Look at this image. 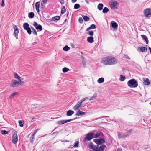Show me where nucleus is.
Instances as JSON below:
<instances>
[{
    "label": "nucleus",
    "mask_w": 151,
    "mask_h": 151,
    "mask_svg": "<svg viewBox=\"0 0 151 151\" xmlns=\"http://www.w3.org/2000/svg\"><path fill=\"white\" fill-rule=\"evenodd\" d=\"M101 62L105 65H111L117 63V60L115 57H105L102 59Z\"/></svg>",
    "instance_id": "1"
},
{
    "label": "nucleus",
    "mask_w": 151,
    "mask_h": 151,
    "mask_svg": "<svg viewBox=\"0 0 151 151\" xmlns=\"http://www.w3.org/2000/svg\"><path fill=\"white\" fill-rule=\"evenodd\" d=\"M89 147L90 149H92L93 151H104V148L106 147L105 145H102L100 146H96L94 145L91 142L89 145Z\"/></svg>",
    "instance_id": "2"
},
{
    "label": "nucleus",
    "mask_w": 151,
    "mask_h": 151,
    "mask_svg": "<svg viewBox=\"0 0 151 151\" xmlns=\"http://www.w3.org/2000/svg\"><path fill=\"white\" fill-rule=\"evenodd\" d=\"M127 84L130 88L136 87L138 85L137 81L134 79L129 80L128 81Z\"/></svg>",
    "instance_id": "3"
},
{
    "label": "nucleus",
    "mask_w": 151,
    "mask_h": 151,
    "mask_svg": "<svg viewBox=\"0 0 151 151\" xmlns=\"http://www.w3.org/2000/svg\"><path fill=\"white\" fill-rule=\"evenodd\" d=\"M93 142L98 145H101L105 142L104 139L101 138L100 139H93Z\"/></svg>",
    "instance_id": "4"
},
{
    "label": "nucleus",
    "mask_w": 151,
    "mask_h": 151,
    "mask_svg": "<svg viewBox=\"0 0 151 151\" xmlns=\"http://www.w3.org/2000/svg\"><path fill=\"white\" fill-rule=\"evenodd\" d=\"M85 101V98H83L80 101L78 102L73 107V109L75 110H78L81 106L82 102Z\"/></svg>",
    "instance_id": "5"
},
{
    "label": "nucleus",
    "mask_w": 151,
    "mask_h": 151,
    "mask_svg": "<svg viewBox=\"0 0 151 151\" xmlns=\"http://www.w3.org/2000/svg\"><path fill=\"white\" fill-rule=\"evenodd\" d=\"M144 14L147 17H150L151 16V9L150 8H147L144 11Z\"/></svg>",
    "instance_id": "6"
},
{
    "label": "nucleus",
    "mask_w": 151,
    "mask_h": 151,
    "mask_svg": "<svg viewBox=\"0 0 151 151\" xmlns=\"http://www.w3.org/2000/svg\"><path fill=\"white\" fill-rule=\"evenodd\" d=\"M92 133L93 138H98L99 137H103L104 136L103 133L100 131Z\"/></svg>",
    "instance_id": "7"
},
{
    "label": "nucleus",
    "mask_w": 151,
    "mask_h": 151,
    "mask_svg": "<svg viewBox=\"0 0 151 151\" xmlns=\"http://www.w3.org/2000/svg\"><path fill=\"white\" fill-rule=\"evenodd\" d=\"M18 140L17 132L16 131H15L14 132L12 136V142L14 144H16L17 143Z\"/></svg>",
    "instance_id": "8"
},
{
    "label": "nucleus",
    "mask_w": 151,
    "mask_h": 151,
    "mask_svg": "<svg viewBox=\"0 0 151 151\" xmlns=\"http://www.w3.org/2000/svg\"><path fill=\"white\" fill-rule=\"evenodd\" d=\"M33 25L37 30H38L39 31H41L42 29V26L40 24H38L35 21L33 22Z\"/></svg>",
    "instance_id": "9"
},
{
    "label": "nucleus",
    "mask_w": 151,
    "mask_h": 151,
    "mask_svg": "<svg viewBox=\"0 0 151 151\" xmlns=\"http://www.w3.org/2000/svg\"><path fill=\"white\" fill-rule=\"evenodd\" d=\"M19 82L16 80H12V83L10 85V87H17L19 86Z\"/></svg>",
    "instance_id": "10"
},
{
    "label": "nucleus",
    "mask_w": 151,
    "mask_h": 151,
    "mask_svg": "<svg viewBox=\"0 0 151 151\" xmlns=\"http://www.w3.org/2000/svg\"><path fill=\"white\" fill-rule=\"evenodd\" d=\"M13 27L14 28V36L16 39H18V38L17 35L18 34L19 32L18 28L17 27L16 25L14 24H13Z\"/></svg>",
    "instance_id": "11"
},
{
    "label": "nucleus",
    "mask_w": 151,
    "mask_h": 151,
    "mask_svg": "<svg viewBox=\"0 0 151 151\" xmlns=\"http://www.w3.org/2000/svg\"><path fill=\"white\" fill-rule=\"evenodd\" d=\"M74 119H69L67 120H63L58 121L57 122V124L59 125L62 124H65V123L71 121Z\"/></svg>",
    "instance_id": "12"
},
{
    "label": "nucleus",
    "mask_w": 151,
    "mask_h": 151,
    "mask_svg": "<svg viewBox=\"0 0 151 151\" xmlns=\"http://www.w3.org/2000/svg\"><path fill=\"white\" fill-rule=\"evenodd\" d=\"M117 2L116 1H114L111 2L110 4V7L112 9H114L117 8Z\"/></svg>",
    "instance_id": "13"
},
{
    "label": "nucleus",
    "mask_w": 151,
    "mask_h": 151,
    "mask_svg": "<svg viewBox=\"0 0 151 151\" xmlns=\"http://www.w3.org/2000/svg\"><path fill=\"white\" fill-rule=\"evenodd\" d=\"M93 138L92 133L87 134L86 137V141H90Z\"/></svg>",
    "instance_id": "14"
},
{
    "label": "nucleus",
    "mask_w": 151,
    "mask_h": 151,
    "mask_svg": "<svg viewBox=\"0 0 151 151\" xmlns=\"http://www.w3.org/2000/svg\"><path fill=\"white\" fill-rule=\"evenodd\" d=\"M40 1L37 2H36L35 4L36 9L38 13L40 12V10L39 8L40 7Z\"/></svg>",
    "instance_id": "15"
},
{
    "label": "nucleus",
    "mask_w": 151,
    "mask_h": 151,
    "mask_svg": "<svg viewBox=\"0 0 151 151\" xmlns=\"http://www.w3.org/2000/svg\"><path fill=\"white\" fill-rule=\"evenodd\" d=\"M141 36L143 40L145 41L146 44H148L149 43V41L147 36L144 35H141Z\"/></svg>",
    "instance_id": "16"
},
{
    "label": "nucleus",
    "mask_w": 151,
    "mask_h": 151,
    "mask_svg": "<svg viewBox=\"0 0 151 151\" xmlns=\"http://www.w3.org/2000/svg\"><path fill=\"white\" fill-rule=\"evenodd\" d=\"M117 134H118V137L120 139V138H125L126 137V135L125 134H121V133L118 132H117Z\"/></svg>",
    "instance_id": "17"
},
{
    "label": "nucleus",
    "mask_w": 151,
    "mask_h": 151,
    "mask_svg": "<svg viewBox=\"0 0 151 151\" xmlns=\"http://www.w3.org/2000/svg\"><path fill=\"white\" fill-rule=\"evenodd\" d=\"M138 50L140 51L141 52H144L146 51L147 50V48L144 47H140L138 48Z\"/></svg>",
    "instance_id": "18"
},
{
    "label": "nucleus",
    "mask_w": 151,
    "mask_h": 151,
    "mask_svg": "<svg viewBox=\"0 0 151 151\" xmlns=\"http://www.w3.org/2000/svg\"><path fill=\"white\" fill-rule=\"evenodd\" d=\"M111 24L112 27L114 28H116L118 27L117 23L113 21H112L111 22Z\"/></svg>",
    "instance_id": "19"
},
{
    "label": "nucleus",
    "mask_w": 151,
    "mask_h": 151,
    "mask_svg": "<svg viewBox=\"0 0 151 151\" xmlns=\"http://www.w3.org/2000/svg\"><path fill=\"white\" fill-rule=\"evenodd\" d=\"M85 114V112L82 111H81L80 110H78L77 111L76 114H75V115L76 116H81L83 115H84Z\"/></svg>",
    "instance_id": "20"
},
{
    "label": "nucleus",
    "mask_w": 151,
    "mask_h": 151,
    "mask_svg": "<svg viewBox=\"0 0 151 151\" xmlns=\"http://www.w3.org/2000/svg\"><path fill=\"white\" fill-rule=\"evenodd\" d=\"M87 41L90 43H92L94 42L93 38V37H89L87 38Z\"/></svg>",
    "instance_id": "21"
},
{
    "label": "nucleus",
    "mask_w": 151,
    "mask_h": 151,
    "mask_svg": "<svg viewBox=\"0 0 151 151\" xmlns=\"http://www.w3.org/2000/svg\"><path fill=\"white\" fill-rule=\"evenodd\" d=\"M144 83L145 85H148L150 83V82L148 78H144Z\"/></svg>",
    "instance_id": "22"
},
{
    "label": "nucleus",
    "mask_w": 151,
    "mask_h": 151,
    "mask_svg": "<svg viewBox=\"0 0 151 151\" xmlns=\"http://www.w3.org/2000/svg\"><path fill=\"white\" fill-rule=\"evenodd\" d=\"M74 113V112L73 111L70 110L67 111L66 115L69 116H71Z\"/></svg>",
    "instance_id": "23"
},
{
    "label": "nucleus",
    "mask_w": 151,
    "mask_h": 151,
    "mask_svg": "<svg viewBox=\"0 0 151 151\" xmlns=\"http://www.w3.org/2000/svg\"><path fill=\"white\" fill-rule=\"evenodd\" d=\"M60 17L59 16H56L53 17L52 18V21H57L59 20Z\"/></svg>",
    "instance_id": "24"
},
{
    "label": "nucleus",
    "mask_w": 151,
    "mask_h": 151,
    "mask_svg": "<svg viewBox=\"0 0 151 151\" xmlns=\"http://www.w3.org/2000/svg\"><path fill=\"white\" fill-rule=\"evenodd\" d=\"M103 6L104 5L103 4L99 3L98 6V9L100 11L102 9Z\"/></svg>",
    "instance_id": "25"
},
{
    "label": "nucleus",
    "mask_w": 151,
    "mask_h": 151,
    "mask_svg": "<svg viewBox=\"0 0 151 151\" xmlns=\"http://www.w3.org/2000/svg\"><path fill=\"white\" fill-rule=\"evenodd\" d=\"M29 24L27 23H24L23 24V27L24 30L29 28Z\"/></svg>",
    "instance_id": "26"
},
{
    "label": "nucleus",
    "mask_w": 151,
    "mask_h": 151,
    "mask_svg": "<svg viewBox=\"0 0 151 151\" xmlns=\"http://www.w3.org/2000/svg\"><path fill=\"white\" fill-rule=\"evenodd\" d=\"M104 81V78H103L101 77V78H99L97 80V82L99 83H103Z\"/></svg>",
    "instance_id": "27"
},
{
    "label": "nucleus",
    "mask_w": 151,
    "mask_h": 151,
    "mask_svg": "<svg viewBox=\"0 0 151 151\" xmlns=\"http://www.w3.org/2000/svg\"><path fill=\"white\" fill-rule=\"evenodd\" d=\"M34 13L33 12H30L28 14V17L29 18H33L34 16Z\"/></svg>",
    "instance_id": "28"
},
{
    "label": "nucleus",
    "mask_w": 151,
    "mask_h": 151,
    "mask_svg": "<svg viewBox=\"0 0 151 151\" xmlns=\"http://www.w3.org/2000/svg\"><path fill=\"white\" fill-rule=\"evenodd\" d=\"M18 94L17 92H14L10 95L9 98L11 99L13 98L14 96Z\"/></svg>",
    "instance_id": "29"
},
{
    "label": "nucleus",
    "mask_w": 151,
    "mask_h": 151,
    "mask_svg": "<svg viewBox=\"0 0 151 151\" xmlns=\"http://www.w3.org/2000/svg\"><path fill=\"white\" fill-rule=\"evenodd\" d=\"M97 96V94L95 93L92 97H91L89 99V100H92L95 99Z\"/></svg>",
    "instance_id": "30"
},
{
    "label": "nucleus",
    "mask_w": 151,
    "mask_h": 151,
    "mask_svg": "<svg viewBox=\"0 0 151 151\" xmlns=\"http://www.w3.org/2000/svg\"><path fill=\"white\" fill-rule=\"evenodd\" d=\"M14 76L15 78L18 79V80L20 78V77L16 72L14 73Z\"/></svg>",
    "instance_id": "31"
},
{
    "label": "nucleus",
    "mask_w": 151,
    "mask_h": 151,
    "mask_svg": "<svg viewBox=\"0 0 151 151\" xmlns=\"http://www.w3.org/2000/svg\"><path fill=\"white\" fill-rule=\"evenodd\" d=\"M70 49V47H69L68 45L65 46L63 48V50L65 51H67L69 50Z\"/></svg>",
    "instance_id": "32"
},
{
    "label": "nucleus",
    "mask_w": 151,
    "mask_h": 151,
    "mask_svg": "<svg viewBox=\"0 0 151 151\" xmlns=\"http://www.w3.org/2000/svg\"><path fill=\"white\" fill-rule=\"evenodd\" d=\"M66 11L65 6H63L61 9V14H64Z\"/></svg>",
    "instance_id": "33"
},
{
    "label": "nucleus",
    "mask_w": 151,
    "mask_h": 151,
    "mask_svg": "<svg viewBox=\"0 0 151 151\" xmlns=\"http://www.w3.org/2000/svg\"><path fill=\"white\" fill-rule=\"evenodd\" d=\"M132 133V130L131 129H129V130L127 131V132H126L125 134L126 137L129 136V135L131 133Z\"/></svg>",
    "instance_id": "34"
},
{
    "label": "nucleus",
    "mask_w": 151,
    "mask_h": 151,
    "mask_svg": "<svg viewBox=\"0 0 151 151\" xmlns=\"http://www.w3.org/2000/svg\"><path fill=\"white\" fill-rule=\"evenodd\" d=\"M109 11V9L106 7H105L103 9L102 12L104 13H106Z\"/></svg>",
    "instance_id": "35"
},
{
    "label": "nucleus",
    "mask_w": 151,
    "mask_h": 151,
    "mask_svg": "<svg viewBox=\"0 0 151 151\" xmlns=\"http://www.w3.org/2000/svg\"><path fill=\"white\" fill-rule=\"evenodd\" d=\"M125 77L124 76L122 75H121L120 76L119 80L121 81H123L125 79Z\"/></svg>",
    "instance_id": "36"
},
{
    "label": "nucleus",
    "mask_w": 151,
    "mask_h": 151,
    "mask_svg": "<svg viewBox=\"0 0 151 151\" xmlns=\"http://www.w3.org/2000/svg\"><path fill=\"white\" fill-rule=\"evenodd\" d=\"M25 30H26L27 33L29 35H31V34L32 31L31 30L30 28L29 27L27 28V29H26Z\"/></svg>",
    "instance_id": "37"
},
{
    "label": "nucleus",
    "mask_w": 151,
    "mask_h": 151,
    "mask_svg": "<svg viewBox=\"0 0 151 151\" xmlns=\"http://www.w3.org/2000/svg\"><path fill=\"white\" fill-rule=\"evenodd\" d=\"M79 142L78 141H76L75 142L74 145L73 146V147L76 148L78 147V146Z\"/></svg>",
    "instance_id": "38"
},
{
    "label": "nucleus",
    "mask_w": 151,
    "mask_h": 151,
    "mask_svg": "<svg viewBox=\"0 0 151 151\" xmlns=\"http://www.w3.org/2000/svg\"><path fill=\"white\" fill-rule=\"evenodd\" d=\"M80 7V5L79 4H76L74 5V9H78Z\"/></svg>",
    "instance_id": "39"
},
{
    "label": "nucleus",
    "mask_w": 151,
    "mask_h": 151,
    "mask_svg": "<svg viewBox=\"0 0 151 151\" xmlns=\"http://www.w3.org/2000/svg\"><path fill=\"white\" fill-rule=\"evenodd\" d=\"M18 122L19 126L21 127H23L24 124L23 121H22L21 120H19Z\"/></svg>",
    "instance_id": "40"
},
{
    "label": "nucleus",
    "mask_w": 151,
    "mask_h": 151,
    "mask_svg": "<svg viewBox=\"0 0 151 151\" xmlns=\"http://www.w3.org/2000/svg\"><path fill=\"white\" fill-rule=\"evenodd\" d=\"M69 70H70L68 68L66 67H65L63 69V73L69 71Z\"/></svg>",
    "instance_id": "41"
},
{
    "label": "nucleus",
    "mask_w": 151,
    "mask_h": 151,
    "mask_svg": "<svg viewBox=\"0 0 151 151\" xmlns=\"http://www.w3.org/2000/svg\"><path fill=\"white\" fill-rule=\"evenodd\" d=\"M31 28L32 30L33 33L34 35H37V33L36 30L32 27H31Z\"/></svg>",
    "instance_id": "42"
},
{
    "label": "nucleus",
    "mask_w": 151,
    "mask_h": 151,
    "mask_svg": "<svg viewBox=\"0 0 151 151\" xmlns=\"http://www.w3.org/2000/svg\"><path fill=\"white\" fill-rule=\"evenodd\" d=\"M1 134L3 135H6L8 133V131H6V130H1Z\"/></svg>",
    "instance_id": "43"
},
{
    "label": "nucleus",
    "mask_w": 151,
    "mask_h": 151,
    "mask_svg": "<svg viewBox=\"0 0 151 151\" xmlns=\"http://www.w3.org/2000/svg\"><path fill=\"white\" fill-rule=\"evenodd\" d=\"M78 21L80 23H82L83 22V19L81 17H80L78 19Z\"/></svg>",
    "instance_id": "44"
},
{
    "label": "nucleus",
    "mask_w": 151,
    "mask_h": 151,
    "mask_svg": "<svg viewBox=\"0 0 151 151\" xmlns=\"http://www.w3.org/2000/svg\"><path fill=\"white\" fill-rule=\"evenodd\" d=\"M88 34L91 37H92V36L93 35V31H90L88 32Z\"/></svg>",
    "instance_id": "45"
},
{
    "label": "nucleus",
    "mask_w": 151,
    "mask_h": 151,
    "mask_svg": "<svg viewBox=\"0 0 151 151\" xmlns=\"http://www.w3.org/2000/svg\"><path fill=\"white\" fill-rule=\"evenodd\" d=\"M90 27L91 29H94L96 28V26L95 24H92L90 26Z\"/></svg>",
    "instance_id": "46"
},
{
    "label": "nucleus",
    "mask_w": 151,
    "mask_h": 151,
    "mask_svg": "<svg viewBox=\"0 0 151 151\" xmlns=\"http://www.w3.org/2000/svg\"><path fill=\"white\" fill-rule=\"evenodd\" d=\"M45 3H43L42 2H41V8L42 9H43L45 7Z\"/></svg>",
    "instance_id": "47"
},
{
    "label": "nucleus",
    "mask_w": 151,
    "mask_h": 151,
    "mask_svg": "<svg viewBox=\"0 0 151 151\" xmlns=\"http://www.w3.org/2000/svg\"><path fill=\"white\" fill-rule=\"evenodd\" d=\"M18 82H19V85L20 84V85H22L24 83V81H21L20 79H19V80H18Z\"/></svg>",
    "instance_id": "48"
},
{
    "label": "nucleus",
    "mask_w": 151,
    "mask_h": 151,
    "mask_svg": "<svg viewBox=\"0 0 151 151\" xmlns=\"http://www.w3.org/2000/svg\"><path fill=\"white\" fill-rule=\"evenodd\" d=\"M39 130V129H37L33 132V133L32 135V136H34L35 134H36L37 132Z\"/></svg>",
    "instance_id": "49"
},
{
    "label": "nucleus",
    "mask_w": 151,
    "mask_h": 151,
    "mask_svg": "<svg viewBox=\"0 0 151 151\" xmlns=\"http://www.w3.org/2000/svg\"><path fill=\"white\" fill-rule=\"evenodd\" d=\"M2 7H4L5 6V4L4 2V0H2V2L1 4Z\"/></svg>",
    "instance_id": "50"
},
{
    "label": "nucleus",
    "mask_w": 151,
    "mask_h": 151,
    "mask_svg": "<svg viewBox=\"0 0 151 151\" xmlns=\"http://www.w3.org/2000/svg\"><path fill=\"white\" fill-rule=\"evenodd\" d=\"M59 2L60 3L61 5H62L64 3L65 1L64 0H60Z\"/></svg>",
    "instance_id": "51"
},
{
    "label": "nucleus",
    "mask_w": 151,
    "mask_h": 151,
    "mask_svg": "<svg viewBox=\"0 0 151 151\" xmlns=\"http://www.w3.org/2000/svg\"><path fill=\"white\" fill-rule=\"evenodd\" d=\"M90 18L87 16H86V22L90 20Z\"/></svg>",
    "instance_id": "52"
},
{
    "label": "nucleus",
    "mask_w": 151,
    "mask_h": 151,
    "mask_svg": "<svg viewBox=\"0 0 151 151\" xmlns=\"http://www.w3.org/2000/svg\"><path fill=\"white\" fill-rule=\"evenodd\" d=\"M81 58V60H82V62L83 63V65H85V62L84 61V57H82Z\"/></svg>",
    "instance_id": "53"
},
{
    "label": "nucleus",
    "mask_w": 151,
    "mask_h": 151,
    "mask_svg": "<svg viewBox=\"0 0 151 151\" xmlns=\"http://www.w3.org/2000/svg\"><path fill=\"white\" fill-rule=\"evenodd\" d=\"M70 44H71V47L73 48H75L76 47L75 46V45H74V44L73 43H71Z\"/></svg>",
    "instance_id": "54"
},
{
    "label": "nucleus",
    "mask_w": 151,
    "mask_h": 151,
    "mask_svg": "<svg viewBox=\"0 0 151 151\" xmlns=\"http://www.w3.org/2000/svg\"><path fill=\"white\" fill-rule=\"evenodd\" d=\"M34 139L33 136H32L31 137L30 142L32 143H33V139Z\"/></svg>",
    "instance_id": "55"
},
{
    "label": "nucleus",
    "mask_w": 151,
    "mask_h": 151,
    "mask_svg": "<svg viewBox=\"0 0 151 151\" xmlns=\"http://www.w3.org/2000/svg\"><path fill=\"white\" fill-rule=\"evenodd\" d=\"M47 1V0H43L41 2L45 3Z\"/></svg>",
    "instance_id": "56"
},
{
    "label": "nucleus",
    "mask_w": 151,
    "mask_h": 151,
    "mask_svg": "<svg viewBox=\"0 0 151 151\" xmlns=\"http://www.w3.org/2000/svg\"><path fill=\"white\" fill-rule=\"evenodd\" d=\"M77 0H71L72 3H74L76 2L77 1Z\"/></svg>",
    "instance_id": "57"
},
{
    "label": "nucleus",
    "mask_w": 151,
    "mask_h": 151,
    "mask_svg": "<svg viewBox=\"0 0 151 151\" xmlns=\"http://www.w3.org/2000/svg\"><path fill=\"white\" fill-rule=\"evenodd\" d=\"M117 151H122V150L121 149L119 148L117 150Z\"/></svg>",
    "instance_id": "58"
},
{
    "label": "nucleus",
    "mask_w": 151,
    "mask_h": 151,
    "mask_svg": "<svg viewBox=\"0 0 151 151\" xmlns=\"http://www.w3.org/2000/svg\"><path fill=\"white\" fill-rule=\"evenodd\" d=\"M82 16L83 17V19L84 21H85V16L83 15H82Z\"/></svg>",
    "instance_id": "59"
},
{
    "label": "nucleus",
    "mask_w": 151,
    "mask_h": 151,
    "mask_svg": "<svg viewBox=\"0 0 151 151\" xmlns=\"http://www.w3.org/2000/svg\"><path fill=\"white\" fill-rule=\"evenodd\" d=\"M90 29H91V28H90V27H89L88 28H87L86 29V31H88V30Z\"/></svg>",
    "instance_id": "60"
},
{
    "label": "nucleus",
    "mask_w": 151,
    "mask_h": 151,
    "mask_svg": "<svg viewBox=\"0 0 151 151\" xmlns=\"http://www.w3.org/2000/svg\"><path fill=\"white\" fill-rule=\"evenodd\" d=\"M149 49L150 50V53L151 54V48L150 47H149Z\"/></svg>",
    "instance_id": "61"
},
{
    "label": "nucleus",
    "mask_w": 151,
    "mask_h": 151,
    "mask_svg": "<svg viewBox=\"0 0 151 151\" xmlns=\"http://www.w3.org/2000/svg\"><path fill=\"white\" fill-rule=\"evenodd\" d=\"M146 58H145V60L146 61V60H147V61H149V60H148V59H147V58L148 57H146Z\"/></svg>",
    "instance_id": "62"
},
{
    "label": "nucleus",
    "mask_w": 151,
    "mask_h": 151,
    "mask_svg": "<svg viewBox=\"0 0 151 151\" xmlns=\"http://www.w3.org/2000/svg\"><path fill=\"white\" fill-rule=\"evenodd\" d=\"M20 80L21 81H22V80H23V78L20 77Z\"/></svg>",
    "instance_id": "63"
},
{
    "label": "nucleus",
    "mask_w": 151,
    "mask_h": 151,
    "mask_svg": "<svg viewBox=\"0 0 151 151\" xmlns=\"http://www.w3.org/2000/svg\"><path fill=\"white\" fill-rule=\"evenodd\" d=\"M68 13H69V12H68V13L66 14V15L67 17L68 16Z\"/></svg>",
    "instance_id": "64"
}]
</instances>
